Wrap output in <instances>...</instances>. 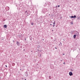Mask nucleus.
Wrapping results in <instances>:
<instances>
[{"instance_id":"obj_17","label":"nucleus","mask_w":80,"mask_h":80,"mask_svg":"<svg viewBox=\"0 0 80 80\" xmlns=\"http://www.w3.org/2000/svg\"><path fill=\"white\" fill-rule=\"evenodd\" d=\"M56 8H57V7H57V6H56Z\"/></svg>"},{"instance_id":"obj_22","label":"nucleus","mask_w":80,"mask_h":80,"mask_svg":"<svg viewBox=\"0 0 80 80\" xmlns=\"http://www.w3.org/2000/svg\"><path fill=\"white\" fill-rule=\"evenodd\" d=\"M50 25L52 26V24H50Z\"/></svg>"},{"instance_id":"obj_31","label":"nucleus","mask_w":80,"mask_h":80,"mask_svg":"<svg viewBox=\"0 0 80 80\" xmlns=\"http://www.w3.org/2000/svg\"><path fill=\"white\" fill-rule=\"evenodd\" d=\"M17 80H18L17 79Z\"/></svg>"},{"instance_id":"obj_18","label":"nucleus","mask_w":80,"mask_h":80,"mask_svg":"<svg viewBox=\"0 0 80 80\" xmlns=\"http://www.w3.org/2000/svg\"><path fill=\"white\" fill-rule=\"evenodd\" d=\"M23 34H21V36H23Z\"/></svg>"},{"instance_id":"obj_26","label":"nucleus","mask_w":80,"mask_h":80,"mask_svg":"<svg viewBox=\"0 0 80 80\" xmlns=\"http://www.w3.org/2000/svg\"><path fill=\"white\" fill-rule=\"evenodd\" d=\"M32 52V51H31V52Z\"/></svg>"},{"instance_id":"obj_12","label":"nucleus","mask_w":80,"mask_h":80,"mask_svg":"<svg viewBox=\"0 0 80 80\" xmlns=\"http://www.w3.org/2000/svg\"><path fill=\"white\" fill-rule=\"evenodd\" d=\"M55 25V24H53V27H54V26Z\"/></svg>"},{"instance_id":"obj_30","label":"nucleus","mask_w":80,"mask_h":80,"mask_svg":"<svg viewBox=\"0 0 80 80\" xmlns=\"http://www.w3.org/2000/svg\"><path fill=\"white\" fill-rule=\"evenodd\" d=\"M50 76H49V78H50Z\"/></svg>"},{"instance_id":"obj_27","label":"nucleus","mask_w":80,"mask_h":80,"mask_svg":"<svg viewBox=\"0 0 80 80\" xmlns=\"http://www.w3.org/2000/svg\"><path fill=\"white\" fill-rule=\"evenodd\" d=\"M25 80H26V79H25Z\"/></svg>"},{"instance_id":"obj_9","label":"nucleus","mask_w":80,"mask_h":80,"mask_svg":"<svg viewBox=\"0 0 80 80\" xmlns=\"http://www.w3.org/2000/svg\"><path fill=\"white\" fill-rule=\"evenodd\" d=\"M55 24V21H54L53 24V25Z\"/></svg>"},{"instance_id":"obj_10","label":"nucleus","mask_w":80,"mask_h":80,"mask_svg":"<svg viewBox=\"0 0 80 80\" xmlns=\"http://www.w3.org/2000/svg\"><path fill=\"white\" fill-rule=\"evenodd\" d=\"M32 25H33V22H32L31 23Z\"/></svg>"},{"instance_id":"obj_29","label":"nucleus","mask_w":80,"mask_h":80,"mask_svg":"<svg viewBox=\"0 0 80 80\" xmlns=\"http://www.w3.org/2000/svg\"><path fill=\"white\" fill-rule=\"evenodd\" d=\"M27 76H28V74H27Z\"/></svg>"},{"instance_id":"obj_15","label":"nucleus","mask_w":80,"mask_h":80,"mask_svg":"<svg viewBox=\"0 0 80 80\" xmlns=\"http://www.w3.org/2000/svg\"><path fill=\"white\" fill-rule=\"evenodd\" d=\"M5 67H7V65H6Z\"/></svg>"},{"instance_id":"obj_25","label":"nucleus","mask_w":80,"mask_h":80,"mask_svg":"<svg viewBox=\"0 0 80 80\" xmlns=\"http://www.w3.org/2000/svg\"><path fill=\"white\" fill-rule=\"evenodd\" d=\"M19 37L20 38H21V36H20V37Z\"/></svg>"},{"instance_id":"obj_23","label":"nucleus","mask_w":80,"mask_h":80,"mask_svg":"<svg viewBox=\"0 0 80 80\" xmlns=\"http://www.w3.org/2000/svg\"><path fill=\"white\" fill-rule=\"evenodd\" d=\"M15 42V41H14V40H13V42Z\"/></svg>"},{"instance_id":"obj_5","label":"nucleus","mask_w":80,"mask_h":80,"mask_svg":"<svg viewBox=\"0 0 80 80\" xmlns=\"http://www.w3.org/2000/svg\"><path fill=\"white\" fill-rule=\"evenodd\" d=\"M17 45H18V46H20V43L18 42H17Z\"/></svg>"},{"instance_id":"obj_2","label":"nucleus","mask_w":80,"mask_h":80,"mask_svg":"<svg viewBox=\"0 0 80 80\" xmlns=\"http://www.w3.org/2000/svg\"><path fill=\"white\" fill-rule=\"evenodd\" d=\"M69 74L70 76H72V75H73V73H72V72H69Z\"/></svg>"},{"instance_id":"obj_6","label":"nucleus","mask_w":80,"mask_h":80,"mask_svg":"<svg viewBox=\"0 0 80 80\" xmlns=\"http://www.w3.org/2000/svg\"><path fill=\"white\" fill-rule=\"evenodd\" d=\"M77 36V35H74L73 36V38H76V37Z\"/></svg>"},{"instance_id":"obj_1","label":"nucleus","mask_w":80,"mask_h":80,"mask_svg":"<svg viewBox=\"0 0 80 80\" xmlns=\"http://www.w3.org/2000/svg\"><path fill=\"white\" fill-rule=\"evenodd\" d=\"M75 34L76 35H77V36H78V35H79V33L78 32V31L75 32Z\"/></svg>"},{"instance_id":"obj_28","label":"nucleus","mask_w":80,"mask_h":80,"mask_svg":"<svg viewBox=\"0 0 80 80\" xmlns=\"http://www.w3.org/2000/svg\"><path fill=\"white\" fill-rule=\"evenodd\" d=\"M52 32H53V30H52Z\"/></svg>"},{"instance_id":"obj_4","label":"nucleus","mask_w":80,"mask_h":80,"mask_svg":"<svg viewBox=\"0 0 80 80\" xmlns=\"http://www.w3.org/2000/svg\"><path fill=\"white\" fill-rule=\"evenodd\" d=\"M76 16L74 15V16H72L71 17V18H76Z\"/></svg>"},{"instance_id":"obj_7","label":"nucleus","mask_w":80,"mask_h":80,"mask_svg":"<svg viewBox=\"0 0 80 80\" xmlns=\"http://www.w3.org/2000/svg\"><path fill=\"white\" fill-rule=\"evenodd\" d=\"M4 27L6 28H7V25H4Z\"/></svg>"},{"instance_id":"obj_19","label":"nucleus","mask_w":80,"mask_h":80,"mask_svg":"<svg viewBox=\"0 0 80 80\" xmlns=\"http://www.w3.org/2000/svg\"><path fill=\"white\" fill-rule=\"evenodd\" d=\"M63 64H65V62H64Z\"/></svg>"},{"instance_id":"obj_16","label":"nucleus","mask_w":80,"mask_h":80,"mask_svg":"<svg viewBox=\"0 0 80 80\" xmlns=\"http://www.w3.org/2000/svg\"><path fill=\"white\" fill-rule=\"evenodd\" d=\"M58 7H60V5H58Z\"/></svg>"},{"instance_id":"obj_13","label":"nucleus","mask_w":80,"mask_h":80,"mask_svg":"<svg viewBox=\"0 0 80 80\" xmlns=\"http://www.w3.org/2000/svg\"><path fill=\"white\" fill-rule=\"evenodd\" d=\"M71 25H73V22H71Z\"/></svg>"},{"instance_id":"obj_11","label":"nucleus","mask_w":80,"mask_h":80,"mask_svg":"<svg viewBox=\"0 0 80 80\" xmlns=\"http://www.w3.org/2000/svg\"><path fill=\"white\" fill-rule=\"evenodd\" d=\"M27 15H30V14L27 12Z\"/></svg>"},{"instance_id":"obj_3","label":"nucleus","mask_w":80,"mask_h":80,"mask_svg":"<svg viewBox=\"0 0 80 80\" xmlns=\"http://www.w3.org/2000/svg\"><path fill=\"white\" fill-rule=\"evenodd\" d=\"M9 9H10V8L9 7L6 8V10H9Z\"/></svg>"},{"instance_id":"obj_21","label":"nucleus","mask_w":80,"mask_h":80,"mask_svg":"<svg viewBox=\"0 0 80 80\" xmlns=\"http://www.w3.org/2000/svg\"><path fill=\"white\" fill-rule=\"evenodd\" d=\"M65 55V54H63V55Z\"/></svg>"},{"instance_id":"obj_8","label":"nucleus","mask_w":80,"mask_h":80,"mask_svg":"<svg viewBox=\"0 0 80 80\" xmlns=\"http://www.w3.org/2000/svg\"><path fill=\"white\" fill-rule=\"evenodd\" d=\"M71 71H73V68H71L70 69Z\"/></svg>"},{"instance_id":"obj_14","label":"nucleus","mask_w":80,"mask_h":80,"mask_svg":"<svg viewBox=\"0 0 80 80\" xmlns=\"http://www.w3.org/2000/svg\"><path fill=\"white\" fill-rule=\"evenodd\" d=\"M27 11H26L25 12V13H27Z\"/></svg>"},{"instance_id":"obj_24","label":"nucleus","mask_w":80,"mask_h":80,"mask_svg":"<svg viewBox=\"0 0 80 80\" xmlns=\"http://www.w3.org/2000/svg\"><path fill=\"white\" fill-rule=\"evenodd\" d=\"M38 46L39 47H40V46Z\"/></svg>"},{"instance_id":"obj_20","label":"nucleus","mask_w":80,"mask_h":80,"mask_svg":"<svg viewBox=\"0 0 80 80\" xmlns=\"http://www.w3.org/2000/svg\"><path fill=\"white\" fill-rule=\"evenodd\" d=\"M55 49H57V48H55Z\"/></svg>"}]
</instances>
